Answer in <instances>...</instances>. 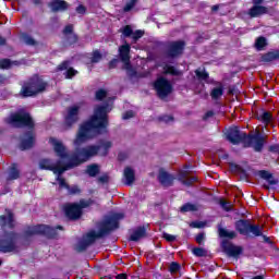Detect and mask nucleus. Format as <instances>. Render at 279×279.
<instances>
[{
  "label": "nucleus",
  "instance_id": "f257e3e1",
  "mask_svg": "<svg viewBox=\"0 0 279 279\" xmlns=\"http://www.w3.org/2000/svg\"><path fill=\"white\" fill-rule=\"evenodd\" d=\"M49 143L53 146V150L57 156L61 158V160H70L74 168L80 167V165H84V162H88V160H90V158H95V156H108L112 148V142L100 140L98 145L76 147L74 151L69 155V153H66V146L56 137H50Z\"/></svg>",
  "mask_w": 279,
  "mask_h": 279
},
{
  "label": "nucleus",
  "instance_id": "f03ea898",
  "mask_svg": "<svg viewBox=\"0 0 279 279\" xmlns=\"http://www.w3.org/2000/svg\"><path fill=\"white\" fill-rule=\"evenodd\" d=\"M108 112H110V106L108 104L99 105L95 108L94 114L87 121L83 122L78 129L74 140L76 147L84 145L86 141L106 134L109 125Z\"/></svg>",
  "mask_w": 279,
  "mask_h": 279
},
{
  "label": "nucleus",
  "instance_id": "7ed1b4c3",
  "mask_svg": "<svg viewBox=\"0 0 279 279\" xmlns=\"http://www.w3.org/2000/svg\"><path fill=\"white\" fill-rule=\"evenodd\" d=\"M7 123L12 125V128H27V131L23 132L19 137V150L27 151L33 149L34 145H36V122H34V118L27 111H16L9 116L7 119Z\"/></svg>",
  "mask_w": 279,
  "mask_h": 279
},
{
  "label": "nucleus",
  "instance_id": "20e7f679",
  "mask_svg": "<svg viewBox=\"0 0 279 279\" xmlns=\"http://www.w3.org/2000/svg\"><path fill=\"white\" fill-rule=\"evenodd\" d=\"M124 218L125 215L121 213H114L111 216H107L102 221H100L98 231L92 229L83 235L76 246L77 252H86L90 245H95L98 239H105V236L112 234L114 230H119V222Z\"/></svg>",
  "mask_w": 279,
  "mask_h": 279
},
{
  "label": "nucleus",
  "instance_id": "39448f33",
  "mask_svg": "<svg viewBox=\"0 0 279 279\" xmlns=\"http://www.w3.org/2000/svg\"><path fill=\"white\" fill-rule=\"evenodd\" d=\"M227 141H229L231 145H241V143H243L246 147H253L254 151L260 154L265 148L267 137L259 131L253 135H247V133L241 131L239 126H232L227 133Z\"/></svg>",
  "mask_w": 279,
  "mask_h": 279
},
{
  "label": "nucleus",
  "instance_id": "423d86ee",
  "mask_svg": "<svg viewBox=\"0 0 279 279\" xmlns=\"http://www.w3.org/2000/svg\"><path fill=\"white\" fill-rule=\"evenodd\" d=\"M48 86L49 83H47V81L43 80L40 75L34 74L23 83L20 90V97L23 99H27V97H36V95L45 93Z\"/></svg>",
  "mask_w": 279,
  "mask_h": 279
},
{
  "label": "nucleus",
  "instance_id": "0eeeda50",
  "mask_svg": "<svg viewBox=\"0 0 279 279\" xmlns=\"http://www.w3.org/2000/svg\"><path fill=\"white\" fill-rule=\"evenodd\" d=\"M58 230H64V227L58 225L53 228L47 225H37L34 227H28L23 234L26 239H29V236H35L36 234L46 236V239H58Z\"/></svg>",
  "mask_w": 279,
  "mask_h": 279
},
{
  "label": "nucleus",
  "instance_id": "6e6552de",
  "mask_svg": "<svg viewBox=\"0 0 279 279\" xmlns=\"http://www.w3.org/2000/svg\"><path fill=\"white\" fill-rule=\"evenodd\" d=\"M234 228L242 236H263V228H260V225H252L250 219L235 221Z\"/></svg>",
  "mask_w": 279,
  "mask_h": 279
},
{
  "label": "nucleus",
  "instance_id": "1a4fd4ad",
  "mask_svg": "<svg viewBox=\"0 0 279 279\" xmlns=\"http://www.w3.org/2000/svg\"><path fill=\"white\" fill-rule=\"evenodd\" d=\"M19 233L16 231H3L2 236L0 238V253L10 254L12 252H19Z\"/></svg>",
  "mask_w": 279,
  "mask_h": 279
},
{
  "label": "nucleus",
  "instance_id": "9d476101",
  "mask_svg": "<svg viewBox=\"0 0 279 279\" xmlns=\"http://www.w3.org/2000/svg\"><path fill=\"white\" fill-rule=\"evenodd\" d=\"M153 88L158 99L161 100L167 99V97L173 93V84L165 76H158L153 83Z\"/></svg>",
  "mask_w": 279,
  "mask_h": 279
},
{
  "label": "nucleus",
  "instance_id": "9b49d317",
  "mask_svg": "<svg viewBox=\"0 0 279 279\" xmlns=\"http://www.w3.org/2000/svg\"><path fill=\"white\" fill-rule=\"evenodd\" d=\"M184 49H186V41L180 39L168 43L166 56L167 58H180L184 53Z\"/></svg>",
  "mask_w": 279,
  "mask_h": 279
},
{
  "label": "nucleus",
  "instance_id": "f8f14e48",
  "mask_svg": "<svg viewBox=\"0 0 279 279\" xmlns=\"http://www.w3.org/2000/svg\"><path fill=\"white\" fill-rule=\"evenodd\" d=\"M221 248H222V252L229 258L239 259V257L243 254V246L234 245L232 242L228 240H222Z\"/></svg>",
  "mask_w": 279,
  "mask_h": 279
},
{
  "label": "nucleus",
  "instance_id": "ddd939ff",
  "mask_svg": "<svg viewBox=\"0 0 279 279\" xmlns=\"http://www.w3.org/2000/svg\"><path fill=\"white\" fill-rule=\"evenodd\" d=\"M73 24H68L64 26L62 34L64 36L63 46L64 47H73L80 40V36L73 32Z\"/></svg>",
  "mask_w": 279,
  "mask_h": 279
},
{
  "label": "nucleus",
  "instance_id": "4468645a",
  "mask_svg": "<svg viewBox=\"0 0 279 279\" xmlns=\"http://www.w3.org/2000/svg\"><path fill=\"white\" fill-rule=\"evenodd\" d=\"M123 38H131L132 45H136L141 40L142 36H145V32L137 29L134 32L131 25H125L120 29Z\"/></svg>",
  "mask_w": 279,
  "mask_h": 279
},
{
  "label": "nucleus",
  "instance_id": "2eb2a0df",
  "mask_svg": "<svg viewBox=\"0 0 279 279\" xmlns=\"http://www.w3.org/2000/svg\"><path fill=\"white\" fill-rule=\"evenodd\" d=\"M65 217L70 219V221H77L81 219L83 211L80 209V204L70 203L64 206Z\"/></svg>",
  "mask_w": 279,
  "mask_h": 279
},
{
  "label": "nucleus",
  "instance_id": "dca6fc26",
  "mask_svg": "<svg viewBox=\"0 0 279 279\" xmlns=\"http://www.w3.org/2000/svg\"><path fill=\"white\" fill-rule=\"evenodd\" d=\"M5 215H0V228H9V230H14L16 228V220L14 219V213L10 209H5Z\"/></svg>",
  "mask_w": 279,
  "mask_h": 279
},
{
  "label": "nucleus",
  "instance_id": "f3484780",
  "mask_svg": "<svg viewBox=\"0 0 279 279\" xmlns=\"http://www.w3.org/2000/svg\"><path fill=\"white\" fill-rule=\"evenodd\" d=\"M80 121V107L72 106L68 109V114L65 117V125L66 128H73L75 123Z\"/></svg>",
  "mask_w": 279,
  "mask_h": 279
},
{
  "label": "nucleus",
  "instance_id": "a211bd4d",
  "mask_svg": "<svg viewBox=\"0 0 279 279\" xmlns=\"http://www.w3.org/2000/svg\"><path fill=\"white\" fill-rule=\"evenodd\" d=\"M158 182L163 186L165 189H169V186H173V183L175 182V175L169 173L166 170H159L158 174Z\"/></svg>",
  "mask_w": 279,
  "mask_h": 279
},
{
  "label": "nucleus",
  "instance_id": "6ab92c4d",
  "mask_svg": "<svg viewBox=\"0 0 279 279\" xmlns=\"http://www.w3.org/2000/svg\"><path fill=\"white\" fill-rule=\"evenodd\" d=\"M21 179V169H19V163L13 162L7 170V178L5 182H14V180H20Z\"/></svg>",
  "mask_w": 279,
  "mask_h": 279
},
{
  "label": "nucleus",
  "instance_id": "aec40b11",
  "mask_svg": "<svg viewBox=\"0 0 279 279\" xmlns=\"http://www.w3.org/2000/svg\"><path fill=\"white\" fill-rule=\"evenodd\" d=\"M48 8L51 10L53 13L58 12H66L69 10V2L64 0H51L48 3Z\"/></svg>",
  "mask_w": 279,
  "mask_h": 279
},
{
  "label": "nucleus",
  "instance_id": "412c9836",
  "mask_svg": "<svg viewBox=\"0 0 279 279\" xmlns=\"http://www.w3.org/2000/svg\"><path fill=\"white\" fill-rule=\"evenodd\" d=\"M247 14L251 19H260V16L269 14V9L265 5H253L248 9Z\"/></svg>",
  "mask_w": 279,
  "mask_h": 279
},
{
  "label": "nucleus",
  "instance_id": "4be33fe9",
  "mask_svg": "<svg viewBox=\"0 0 279 279\" xmlns=\"http://www.w3.org/2000/svg\"><path fill=\"white\" fill-rule=\"evenodd\" d=\"M69 161L66 163H62V161H58L57 165L52 166V172L54 174H58V178H62V173L64 171H69V169H75V166L68 159Z\"/></svg>",
  "mask_w": 279,
  "mask_h": 279
},
{
  "label": "nucleus",
  "instance_id": "5701e85b",
  "mask_svg": "<svg viewBox=\"0 0 279 279\" xmlns=\"http://www.w3.org/2000/svg\"><path fill=\"white\" fill-rule=\"evenodd\" d=\"M132 51V46L128 43H125L124 45L119 47V57L121 62H123V64L130 62L131 60V56L130 52Z\"/></svg>",
  "mask_w": 279,
  "mask_h": 279
},
{
  "label": "nucleus",
  "instance_id": "b1692460",
  "mask_svg": "<svg viewBox=\"0 0 279 279\" xmlns=\"http://www.w3.org/2000/svg\"><path fill=\"white\" fill-rule=\"evenodd\" d=\"M145 236H147V229L145 228V226H140L133 231V234L130 235L128 241H133L134 243H137L140 239H145Z\"/></svg>",
  "mask_w": 279,
  "mask_h": 279
},
{
  "label": "nucleus",
  "instance_id": "393cba45",
  "mask_svg": "<svg viewBox=\"0 0 279 279\" xmlns=\"http://www.w3.org/2000/svg\"><path fill=\"white\" fill-rule=\"evenodd\" d=\"M256 175H258L262 180H266L270 186L278 184V180L274 179V174L267 170H259L257 171Z\"/></svg>",
  "mask_w": 279,
  "mask_h": 279
},
{
  "label": "nucleus",
  "instance_id": "a878e982",
  "mask_svg": "<svg viewBox=\"0 0 279 279\" xmlns=\"http://www.w3.org/2000/svg\"><path fill=\"white\" fill-rule=\"evenodd\" d=\"M124 179L126 186H132L136 181V173L134 172V169H132V167H126L124 169Z\"/></svg>",
  "mask_w": 279,
  "mask_h": 279
},
{
  "label": "nucleus",
  "instance_id": "bb28decb",
  "mask_svg": "<svg viewBox=\"0 0 279 279\" xmlns=\"http://www.w3.org/2000/svg\"><path fill=\"white\" fill-rule=\"evenodd\" d=\"M122 69H123V71H126L128 77H143V75L138 74L136 69H134V66H132L131 61L123 63Z\"/></svg>",
  "mask_w": 279,
  "mask_h": 279
},
{
  "label": "nucleus",
  "instance_id": "cd10ccee",
  "mask_svg": "<svg viewBox=\"0 0 279 279\" xmlns=\"http://www.w3.org/2000/svg\"><path fill=\"white\" fill-rule=\"evenodd\" d=\"M257 121H260L264 123V125H269L271 123V120L274 119V116H271V112L262 110V113L256 114Z\"/></svg>",
  "mask_w": 279,
  "mask_h": 279
},
{
  "label": "nucleus",
  "instance_id": "c85d7f7f",
  "mask_svg": "<svg viewBox=\"0 0 279 279\" xmlns=\"http://www.w3.org/2000/svg\"><path fill=\"white\" fill-rule=\"evenodd\" d=\"M218 234L220 239H236L235 231H228V229H225L221 225L218 226Z\"/></svg>",
  "mask_w": 279,
  "mask_h": 279
},
{
  "label": "nucleus",
  "instance_id": "c756f323",
  "mask_svg": "<svg viewBox=\"0 0 279 279\" xmlns=\"http://www.w3.org/2000/svg\"><path fill=\"white\" fill-rule=\"evenodd\" d=\"M231 169L233 171H236V173H240L241 180H248L250 174L247 173V170L244 169L243 167L236 165V163H231Z\"/></svg>",
  "mask_w": 279,
  "mask_h": 279
},
{
  "label": "nucleus",
  "instance_id": "7c9ffc66",
  "mask_svg": "<svg viewBox=\"0 0 279 279\" xmlns=\"http://www.w3.org/2000/svg\"><path fill=\"white\" fill-rule=\"evenodd\" d=\"M163 75H172L174 77H178L182 75V72H180V70H177V68L173 65L166 64L163 65Z\"/></svg>",
  "mask_w": 279,
  "mask_h": 279
},
{
  "label": "nucleus",
  "instance_id": "2f4dec72",
  "mask_svg": "<svg viewBox=\"0 0 279 279\" xmlns=\"http://www.w3.org/2000/svg\"><path fill=\"white\" fill-rule=\"evenodd\" d=\"M210 97L214 99V101H217V99L223 97V84L219 83L218 87H214L210 92Z\"/></svg>",
  "mask_w": 279,
  "mask_h": 279
},
{
  "label": "nucleus",
  "instance_id": "473e14b6",
  "mask_svg": "<svg viewBox=\"0 0 279 279\" xmlns=\"http://www.w3.org/2000/svg\"><path fill=\"white\" fill-rule=\"evenodd\" d=\"M198 82H206L209 77L210 74L208 72H206V70H202V68H198L194 71Z\"/></svg>",
  "mask_w": 279,
  "mask_h": 279
},
{
  "label": "nucleus",
  "instance_id": "72a5a7b5",
  "mask_svg": "<svg viewBox=\"0 0 279 279\" xmlns=\"http://www.w3.org/2000/svg\"><path fill=\"white\" fill-rule=\"evenodd\" d=\"M21 39L25 43V45H28L29 47H36V45H38L36 39H34V37L27 33H22Z\"/></svg>",
  "mask_w": 279,
  "mask_h": 279
},
{
  "label": "nucleus",
  "instance_id": "f704fd0d",
  "mask_svg": "<svg viewBox=\"0 0 279 279\" xmlns=\"http://www.w3.org/2000/svg\"><path fill=\"white\" fill-rule=\"evenodd\" d=\"M53 163L51 162V159H40L39 161V169L44 170V171H52L53 169Z\"/></svg>",
  "mask_w": 279,
  "mask_h": 279
},
{
  "label": "nucleus",
  "instance_id": "c9c22d12",
  "mask_svg": "<svg viewBox=\"0 0 279 279\" xmlns=\"http://www.w3.org/2000/svg\"><path fill=\"white\" fill-rule=\"evenodd\" d=\"M86 173L89 175V178H96L97 174L99 173V165L92 163L87 166Z\"/></svg>",
  "mask_w": 279,
  "mask_h": 279
},
{
  "label": "nucleus",
  "instance_id": "e433bc0d",
  "mask_svg": "<svg viewBox=\"0 0 279 279\" xmlns=\"http://www.w3.org/2000/svg\"><path fill=\"white\" fill-rule=\"evenodd\" d=\"M181 213H197V205L193 203H185L180 207Z\"/></svg>",
  "mask_w": 279,
  "mask_h": 279
},
{
  "label": "nucleus",
  "instance_id": "4c0bfd02",
  "mask_svg": "<svg viewBox=\"0 0 279 279\" xmlns=\"http://www.w3.org/2000/svg\"><path fill=\"white\" fill-rule=\"evenodd\" d=\"M267 47V38L260 36L255 40V48L257 51H263Z\"/></svg>",
  "mask_w": 279,
  "mask_h": 279
},
{
  "label": "nucleus",
  "instance_id": "58836bf2",
  "mask_svg": "<svg viewBox=\"0 0 279 279\" xmlns=\"http://www.w3.org/2000/svg\"><path fill=\"white\" fill-rule=\"evenodd\" d=\"M104 58V54H101V51L94 50L92 53L90 62L92 64H97L101 62V59Z\"/></svg>",
  "mask_w": 279,
  "mask_h": 279
},
{
  "label": "nucleus",
  "instance_id": "ea45409f",
  "mask_svg": "<svg viewBox=\"0 0 279 279\" xmlns=\"http://www.w3.org/2000/svg\"><path fill=\"white\" fill-rule=\"evenodd\" d=\"M262 60H263V62H274V60H277L276 50L269 51V52H266L265 54H263Z\"/></svg>",
  "mask_w": 279,
  "mask_h": 279
},
{
  "label": "nucleus",
  "instance_id": "a19ab883",
  "mask_svg": "<svg viewBox=\"0 0 279 279\" xmlns=\"http://www.w3.org/2000/svg\"><path fill=\"white\" fill-rule=\"evenodd\" d=\"M106 97H108V92L104 88L98 89L95 94V99L97 101H104Z\"/></svg>",
  "mask_w": 279,
  "mask_h": 279
},
{
  "label": "nucleus",
  "instance_id": "79ce46f5",
  "mask_svg": "<svg viewBox=\"0 0 279 279\" xmlns=\"http://www.w3.org/2000/svg\"><path fill=\"white\" fill-rule=\"evenodd\" d=\"M193 254H194V256H197L198 258H203L204 256H207L208 251H206V248H203V247H194Z\"/></svg>",
  "mask_w": 279,
  "mask_h": 279
},
{
  "label": "nucleus",
  "instance_id": "37998d69",
  "mask_svg": "<svg viewBox=\"0 0 279 279\" xmlns=\"http://www.w3.org/2000/svg\"><path fill=\"white\" fill-rule=\"evenodd\" d=\"M78 73L80 72L74 68H69L64 73V77L65 80H73V77H75V75H77Z\"/></svg>",
  "mask_w": 279,
  "mask_h": 279
},
{
  "label": "nucleus",
  "instance_id": "c03bdc74",
  "mask_svg": "<svg viewBox=\"0 0 279 279\" xmlns=\"http://www.w3.org/2000/svg\"><path fill=\"white\" fill-rule=\"evenodd\" d=\"M57 182L59 184V189H65L66 191H69V189H71V185H69V183H66V179L62 178V177H57Z\"/></svg>",
  "mask_w": 279,
  "mask_h": 279
},
{
  "label": "nucleus",
  "instance_id": "a18cd8bd",
  "mask_svg": "<svg viewBox=\"0 0 279 279\" xmlns=\"http://www.w3.org/2000/svg\"><path fill=\"white\" fill-rule=\"evenodd\" d=\"M93 204H95V201L90 198L88 201L81 199L78 203V208L80 210H84V208H88L89 206H93Z\"/></svg>",
  "mask_w": 279,
  "mask_h": 279
},
{
  "label": "nucleus",
  "instance_id": "49530a36",
  "mask_svg": "<svg viewBox=\"0 0 279 279\" xmlns=\"http://www.w3.org/2000/svg\"><path fill=\"white\" fill-rule=\"evenodd\" d=\"M182 269V266L178 262H172L169 266L170 274H178Z\"/></svg>",
  "mask_w": 279,
  "mask_h": 279
},
{
  "label": "nucleus",
  "instance_id": "de8ad7c7",
  "mask_svg": "<svg viewBox=\"0 0 279 279\" xmlns=\"http://www.w3.org/2000/svg\"><path fill=\"white\" fill-rule=\"evenodd\" d=\"M69 66H71V61L64 60L57 66V71H68Z\"/></svg>",
  "mask_w": 279,
  "mask_h": 279
},
{
  "label": "nucleus",
  "instance_id": "09e8293b",
  "mask_svg": "<svg viewBox=\"0 0 279 279\" xmlns=\"http://www.w3.org/2000/svg\"><path fill=\"white\" fill-rule=\"evenodd\" d=\"M80 193H82V190H80V186L77 185H72L68 189V194L70 195H80Z\"/></svg>",
  "mask_w": 279,
  "mask_h": 279
},
{
  "label": "nucleus",
  "instance_id": "8fccbe9b",
  "mask_svg": "<svg viewBox=\"0 0 279 279\" xmlns=\"http://www.w3.org/2000/svg\"><path fill=\"white\" fill-rule=\"evenodd\" d=\"M134 5H136V0H130L123 8V12H130L133 10Z\"/></svg>",
  "mask_w": 279,
  "mask_h": 279
},
{
  "label": "nucleus",
  "instance_id": "3c124183",
  "mask_svg": "<svg viewBox=\"0 0 279 279\" xmlns=\"http://www.w3.org/2000/svg\"><path fill=\"white\" fill-rule=\"evenodd\" d=\"M12 66V61L10 59L0 60V69H10Z\"/></svg>",
  "mask_w": 279,
  "mask_h": 279
},
{
  "label": "nucleus",
  "instance_id": "603ef678",
  "mask_svg": "<svg viewBox=\"0 0 279 279\" xmlns=\"http://www.w3.org/2000/svg\"><path fill=\"white\" fill-rule=\"evenodd\" d=\"M220 206L226 210V213H232V205L226 201H220Z\"/></svg>",
  "mask_w": 279,
  "mask_h": 279
},
{
  "label": "nucleus",
  "instance_id": "864d4df0",
  "mask_svg": "<svg viewBox=\"0 0 279 279\" xmlns=\"http://www.w3.org/2000/svg\"><path fill=\"white\" fill-rule=\"evenodd\" d=\"M189 177V172L186 171H180L179 174H178V180L179 182H181L182 184H184L186 178Z\"/></svg>",
  "mask_w": 279,
  "mask_h": 279
},
{
  "label": "nucleus",
  "instance_id": "5fc2aeb1",
  "mask_svg": "<svg viewBox=\"0 0 279 279\" xmlns=\"http://www.w3.org/2000/svg\"><path fill=\"white\" fill-rule=\"evenodd\" d=\"M195 182H197V177H191L189 179H186L185 181H183L184 186H193V184H195Z\"/></svg>",
  "mask_w": 279,
  "mask_h": 279
},
{
  "label": "nucleus",
  "instance_id": "6e6d98bb",
  "mask_svg": "<svg viewBox=\"0 0 279 279\" xmlns=\"http://www.w3.org/2000/svg\"><path fill=\"white\" fill-rule=\"evenodd\" d=\"M98 182L100 184H108V182H110V175H108V173L102 174L98 178Z\"/></svg>",
  "mask_w": 279,
  "mask_h": 279
},
{
  "label": "nucleus",
  "instance_id": "4d7b16f0",
  "mask_svg": "<svg viewBox=\"0 0 279 279\" xmlns=\"http://www.w3.org/2000/svg\"><path fill=\"white\" fill-rule=\"evenodd\" d=\"M204 226H206V222H204V221H192L190 223L191 228H196V229L204 228Z\"/></svg>",
  "mask_w": 279,
  "mask_h": 279
},
{
  "label": "nucleus",
  "instance_id": "13d9d810",
  "mask_svg": "<svg viewBox=\"0 0 279 279\" xmlns=\"http://www.w3.org/2000/svg\"><path fill=\"white\" fill-rule=\"evenodd\" d=\"M122 119L124 121H128V119H134V111L133 110H129L126 112L123 113Z\"/></svg>",
  "mask_w": 279,
  "mask_h": 279
},
{
  "label": "nucleus",
  "instance_id": "bf43d9fd",
  "mask_svg": "<svg viewBox=\"0 0 279 279\" xmlns=\"http://www.w3.org/2000/svg\"><path fill=\"white\" fill-rule=\"evenodd\" d=\"M270 154H279V144H274L268 147Z\"/></svg>",
  "mask_w": 279,
  "mask_h": 279
},
{
  "label": "nucleus",
  "instance_id": "052dcab7",
  "mask_svg": "<svg viewBox=\"0 0 279 279\" xmlns=\"http://www.w3.org/2000/svg\"><path fill=\"white\" fill-rule=\"evenodd\" d=\"M163 239L168 241V243H173L175 241V235L169 234V233H163Z\"/></svg>",
  "mask_w": 279,
  "mask_h": 279
},
{
  "label": "nucleus",
  "instance_id": "680f3d73",
  "mask_svg": "<svg viewBox=\"0 0 279 279\" xmlns=\"http://www.w3.org/2000/svg\"><path fill=\"white\" fill-rule=\"evenodd\" d=\"M76 13L82 15L86 14V7L84 4H80L76 7Z\"/></svg>",
  "mask_w": 279,
  "mask_h": 279
},
{
  "label": "nucleus",
  "instance_id": "e2e57ef3",
  "mask_svg": "<svg viewBox=\"0 0 279 279\" xmlns=\"http://www.w3.org/2000/svg\"><path fill=\"white\" fill-rule=\"evenodd\" d=\"M117 64H119V59H112L111 61H109L108 68H109L110 70L117 69Z\"/></svg>",
  "mask_w": 279,
  "mask_h": 279
},
{
  "label": "nucleus",
  "instance_id": "0e129e2a",
  "mask_svg": "<svg viewBox=\"0 0 279 279\" xmlns=\"http://www.w3.org/2000/svg\"><path fill=\"white\" fill-rule=\"evenodd\" d=\"M159 121H165V123H169L170 121H173V117L172 116H163V117L159 118Z\"/></svg>",
  "mask_w": 279,
  "mask_h": 279
},
{
  "label": "nucleus",
  "instance_id": "69168bd1",
  "mask_svg": "<svg viewBox=\"0 0 279 279\" xmlns=\"http://www.w3.org/2000/svg\"><path fill=\"white\" fill-rule=\"evenodd\" d=\"M196 243L202 245V242L204 241V233H198L195 238Z\"/></svg>",
  "mask_w": 279,
  "mask_h": 279
},
{
  "label": "nucleus",
  "instance_id": "338daca9",
  "mask_svg": "<svg viewBox=\"0 0 279 279\" xmlns=\"http://www.w3.org/2000/svg\"><path fill=\"white\" fill-rule=\"evenodd\" d=\"M210 117H215V111H213V110L207 111L205 113L204 119H210Z\"/></svg>",
  "mask_w": 279,
  "mask_h": 279
},
{
  "label": "nucleus",
  "instance_id": "774afa93",
  "mask_svg": "<svg viewBox=\"0 0 279 279\" xmlns=\"http://www.w3.org/2000/svg\"><path fill=\"white\" fill-rule=\"evenodd\" d=\"M116 279H128V274L122 272L116 276Z\"/></svg>",
  "mask_w": 279,
  "mask_h": 279
}]
</instances>
